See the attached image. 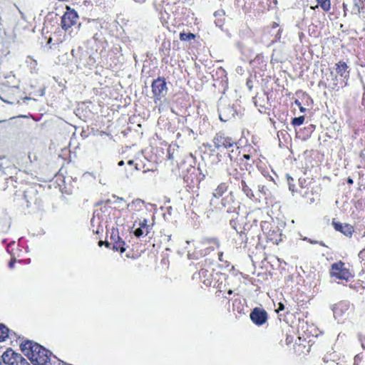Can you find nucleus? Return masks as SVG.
<instances>
[{"label": "nucleus", "mask_w": 365, "mask_h": 365, "mask_svg": "<svg viewBox=\"0 0 365 365\" xmlns=\"http://www.w3.org/2000/svg\"><path fill=\"white\" fill-rule=\"evenodd\" d=\"M284 306L282 303H279V306H278V309H277V312H279V311H282V310H284Z\"/></svg>", "instance_id": "obj_30"}, {"label": "nucleus", "mask_w": 365, "mask_h": 365, "mask_svg": "<svg viewBox=\"0 0 365 365\" xmlns=\"http://www.w3.org/2000/svg\"><path fill=\"white\" fill-rule=\"evenodd\" d=\"M16 259H11L9 263V267L12 269L14 267Z\"/></svg>", "instance_id": "obj_31"}, {"label": "nucleus", "mask_w": 365, "mask_h": 365, "mask_svg": "<svg viewBox=\"0 0 365 365\" xmlns=\"http://www.w3.org/2000/svg\"><path fill=\"white\" fill-rule=\"evenodd\" d=\"M195 37V36L193 34L190 33L186 36V38H184V40L185 39H187V40L193 39Z\"/></svg>", "instance_id": "obj_28"}, {"label": "nucleus", "mask_w": 365, "mask_h": 365, "mask_svg": "<svg viewBox=\"0 0 365 365\" xmlns=\"http://www.w3.org/2000/svg\"><path fill=\"white\" fill-rule=\"evenodd\" d=\"M364 7V4L360 0H354V6L351 12L355 14H359L361 12V9Z\"/></svg>", "instance_id": "obj_16"}, {"label": "nucleus", "mask_w": 365, "mask_h": 365, "mask_svg": "<svg viewBox=\"0 0 365 365\" xmlns=\"http://www.w3.org/2000/svg\"><path fill=\"white\" fill-rule=\"evenodd\" d=\"M213 143L217 149H229L236 145L235 140L223 133H218L215 135L213 138Z\"/></svg>", "instance_id": "obj_4"}, {"label": "nucleus", "mask_w": 365, "mask_h": 365, "mask_svg": "<svg viewBox=\"0 0 365 365\" xmlns=\"http://www.w3.org/2000/svg\"><path fill=\"white\" fill-rule=\"evenodd\" d=\"M304 116H299L297 118H294L292 120V125H294V126H299L304 123Z\"/></svg>", "instance_id": "obj_21"}, {"label": "nucleus", "mask_w": 365, "mask_h": 365, "mask_svg": "<svg viewBox=\"0 0 365 365\" xmlns=\"http://www.w3.org/2000/svg\"><path fill=\"white\" fill-rule=\"evenodd\" d=\"M134 163L133 160H130L128 162V164L132 165Z\"/></svg>", "instance_id": "obj_42"}, {"label": "nucleus", "mask_w": 365, "mask_h": 365, "mask_svg": "<svg viewBox=\"0 0 365 365\" xmlns=\"http://www.w3.org/2000/svg\"><path fill=\"white\" fill-rule=\"evenodd\" d=\"M222 255H223V252H219V254H218V258H219V260H220V261H221V262H222V261H223V259H222Z\"/></svg>", "instance_id": "obj_35"}, {"label": "nucleus", "mask_w": 365, "mask_h": 365, "mask_svg": "<svg viewBox=\"0 0 365 365\" xmlns=\"http://www.w3.org/2000/svg\"><path fill=\"white\" fill-rule=\"evenodd\" d=\"M336 72L341 77L345 78L349 77V71L348 70L349 67L345 62L339 61L336 64Z\"/></svg>", "instance_id": "obj_14"}, {"label": "nucleus", "mask_w": 365, "mask_h": 365, "mask_svg": "<svg viewBox=\"0 0 365 365\" xmlns=\"http://www.w3.org/2000/svg\"><path fill=\"white\" fill-rule=\"evenodd\" d=\"M0 170H1V166L0 165Z\"/></svg>", "instance_id": "obj_53"}, {"label": "nucleus", "mask_w": 365, "mask_h": 365, "mask_svg": "<svg viewBox=\"0 0 365 365\" xmlns=\"http://www.w3.org/2000/svg\"><path fill=\"white\" fill-rule=\"evenodd\" d=\"M107 211V207L103 205L100 209H96L93 212V217L91 220L93 227L97 226L98 227L101 226L102 222L105 220V212Z\"/></svg>", "instance_id": "obj_6"}, {"label": "nucleus", "mask_w": 365, "mask_h": 365, "mask_svg": "<svg viewBox=\"0 0 365 365\" xmlns=\"http://www.w3.org/2000/svg\"><path fill=\"white\" fill-rule=\"evenodd\" d=\"M228 293L231 294L232 293V290H229Z\"/></svg>", "instance_id": "obj_47"}, {"label": "nucleus", "mask_w": 365, "mask_h": 365, "mask_svg": "<svg viewBox=\"0 0 365 365\" xmlns=\"http://www.w3.org/2000/svg\"><path fill=\"white\" fill-rule=\"evenodd\" d=\"M139 227H141L145 230V235H148L150 231V225H148L147 219H143V221L139 222Z\"/></svg>", "instance_id": "obj_20"}, {"label": "nucleus", "mask_w": 365, "mask_h": 365, "mask_svg": "<svg viewBox=\"0 0 365 365\" xmlns=\"http://www.w3.org/2000/svg\"><path fill=\"white\" fill-rule=\"evenodd\" d=\"M102 204H103V202H98V203L97 204V205H102Z\"/></svg>", "instance_id": "obj_50"}, {"label": "nucleus", "mask_w": 365, "mask_h": 365, "mask_svg": "<svg viewBox=\"0 0 365 365\" xmlns=\"http://www.w3.org/2000/svg\"><path fill=\"white\" fill-rule=\"evenodd\" d=\"M152 91L156 100H160L167 93L166 82L163 78H158L152 83Z\"/></svg>", "instance_id": "obj_5"}, {"label": "nucleus", "mask_w": 365, "mask_h": 365, "mask_svg": "<svg viewBox=\"0 0 365 365\" xmlns=\"http://www.w3.org/2000/svg\"><path fill=\"white\" fill-rule=\"evenodd\" d=\"M318 7V5H316L315 7H312V9H315V8H317Z\"/></svg>", "instance_id": "obj_51"}, {"label": "nucleus", "mask_w": 365, "mask_h": 365, "mask_svg": "<svg viewBox=\"0 0 365 365\" xmlns=\"http://www.w3.org/2000/svg\"><path fill=\"white\" fill-rule=\"evenodd\" d=\"M215 22L216 26L218 27H222L223 25V19H222L221 18H217L215 21Z\"/></svg>", "instance_id": "obj_27"}, {"label": "nucleus", "mask_w": 365, "mask_h": 365, "mask_svg": "<svg viewBox=\"0 0 365 365\" xmlns=\"http://www.w3.org/2000/svg\"><path fill=\"white\" fill-rule=\"evenodd\" d=\"M225 13L222 10H218L214 13V16L216 18H221L224 16Z\"/></svg>", "instance_id": "obj_26"}, {"label": "nucleus", "mask_w": 365, "mask_h": 365, "mask_svg": "<svg viewBox=\"0 0 365 365\" xmlns=\"http://www.w3.org/2000/svg\"><path fill=\"white\" fill-rule=\"evenodd\" d=\"M229 157H230V158L231 160L232 159V155H231L230 153L229 154Z\"/></svg>", "instance_id": "obj_45"}, {"label": "nucleus", "mask_w": 365, "mask_h": 365, "mask_svg": "<svg viewBox=\"0 0 365 365\" xmlns=\"http://www.w3.org/2000/svg\"><path fill=\"white\" fill-rule=\"evenodd\" d=\"M115 223L118 226H123L125 223V218L119 217L116 219Z\"/></svg>", "instance_id": "obj_24"}, {"label": "nucleus", "mask_w": 365, "mask_h": 365, "mask_svg": "<svg viewBox=\"0 0 365 365\" xmlns=\"http://www.w3.org/2000/svg\"><path fill=\"white\" fill-rule=\"evenodd\" d=\"M332 225L336 231H339L344 234L345 236L351 237L353 232H354V227L350 224L341 223L339 222L332 220Z\"/></svg>", "instance_id": "obj_7"}, {"label": "nucleus", "mask_w": 365, "mask_h": 365, "mask_svg": "<svg viewBox=\"0 0 365 365\" xmlns=\"http://www.w3.org/2000/svg\"><path fill=\"white\" fill-rule=\"evenodd\" d=\"M111 202V200H107L106 202H105V205L106 206H107V205L110 204ZM108 208V207H106Z\"/></svg>", "instance_id": "obj_39"}, {"label": "nucleus", "mask_w": 365, "mask_h": 365, "mask_svg": "<svg viewBox=\"0 0 365 365\" xmlns=\"http://www.w3.org/2000/svg\"><path fill=\"white\" fill-rule=\"evenodd\" d=\"M26 63L30 69L35 70L37 66V62L35 59L32 58L31 56H28L26 60Z\"/></svg>", "instance_id": "obj_19"}, {"label": "nucleus", "mask_w": 365, "mask_h": 365, "mask_svg": "<svg viewBox=\"0 0 365 365\" xmlns=\"http://www.w3.org/2000/svg\"><path fill=\"white\" fill-rule=\"evenodd\" d=\"M180 25H181V23H180V22H179V23L178 24V26L179 27Z\"/></svg>", "instance_id": "obj_48"}, {"label": "nucleus", "mask_w": 365, "mask_h": 365, "mask_svg": "<svg viewBox=\"0 0 365 365\" xmlns=\"http://www.w3.org/2000/svg\"><path fill=\"white\" fill-rule=\"evenodd\" d=\"M330 274L339 279L348 281L351 277L349 270L345 267V264L342 262H338L331 264Z\"/></svg>", "instance_id": "obj_3"}, {"label": "nucleus", "mask_w": 365, "mask_h": 365, "mask_svg": "<svg viewBox=\"0 0 365 365\" xmlns=\"http://www.w3.org/2000/svg\"><path fill=\"white\" fill-rule=\"evenodd\" d=\"M188 131H189V133H192V130L188 129Z\"/></svg>", "instance_id": "obj_49"}, {"label": "nucleus", "mask_w": 365, "mask_h": 365, "mask_svg": "<svg viewBox=\"0 0 365 365\" xmlns=\"http://www.w3.org/2000/svg\"><path fill=\"white\" fill-rule=\"evenodd\" d=\"M118 165L119 166H123V165H124V161H123V160H120V161L118 163Z\"/></svg>", "instance_id": "obj_41"}, {"label": "nucleus", "mask_w": 365, "mask_h": 365, "mask_svg": "<svg viewBox=\"0 0 365 365\" xmlns=\"http://www.w3.org/2000/svg\"><path fill=\"white\" fill-rule=\"evenodd\" d=\"M343 7H344V12H346V5L344 3L343 4Z\"/></svg>", "instance_id": "obj_44"}, {"label": "nucleus", "mask_w": 365, "mask_h": 365, "mask_svg": "<svg viewBox=\"0 0 365 365\" xmlns=\"http://www.w3.org/2000/svg\"><path fill=\"white\" fill-rule=\"evenodd\" d=\"M127 208L133 212V215L147 209L145 202L140 199H135L127 205Z\"/></svg>", "instance_id": "obj_12"}, {"label": "nucleus", "mask_w": 365, "mask_h": 365, "mask_svg": "<svg viewBox=\"0 0 365 365\" xmlns=\"http://www.w3.org/2000/svg\"><path fill=\"white\" fill-rule=\"evenodd\" d=\"M243 158H245V159H247V160H249V159L250 158V155H247V154H246V155H243Z\"/></svg>", "instance_id": "obj_40"}, {"label": "nucleus", "mask_w": 365, "mask_h": 365, "mask_svg": "<svg viewBox=\"0 0 365 365\" xmlns=\"http://www.w3.org/2000/svg\"><path fill=\"white\" fill-rule=\"evenodd\" d=\"M220 118L221 120H224V121L227 120L222 119V110L220 111Z\"/></svg>", "instance_id": "obj_43"}, {"label": "nucleus", "mask_w": 365, "mask_h": 365, "mask_svg": "<svg viewBox=\"0 0 365 365\" xmlns=\"http://www.w3.org/2000/svg\"><path fill=\"white\" fill-rule=\"evenodd\" d=\"M9 336V329L0 324V341H4Z\"/></svg>", "instance_id": "obj_17"}, {"label": "nucleus", "mask_w": 365, "mask_h": 365, "mask_svg": "<svg viewBox=\"0 0 365 365\" xmlns=\"http://www.w3.org/2000/svg\"><path fill=\"white\" fill-rule=\"evenodd\" d=\"M144 233H145V230L141 227H138L134 231V235L137 237H141Z\"/></svg>", "instance_id": "obj_22"}, {"label": "nucleus", "mask_w": 365, "mask_h": 365, "mask_svg": "<svg viewBox=\"0 0 365 365\" xmlns=\"http://www.w3.org/2000/svg\"><path fill=\"white\" fill-rule=\"evenodd\" d=\"M182 37H183L182 31H181L179 32V38L180 40H182Z\"/></svg>", "instance_id": "obj_37"}, {"label": "nucleus", "mask_w": 365, "mask_h": 365, "mask_svg": "<svg viewBox=\"0 0 365 365\" xmlns=\"http://www.w3.org/2000/svg\"><path fill=\"white\" fill-rule=\"evenodd\" d=\"M293 181H294V180L292 178H291L290 176H287V182H288V185H289V189L292 192H294V185L292 184Z\"/></svg>", "instance_id": "obj_23"}, {"label": "nucleus", "mask_w": 365, "mask_h": 365, "mask_svg": "<svg viewBox=\"0 0 365 365\" xmlns=\"http://www.w3.org/2000/svg\"><path fill=\"white\" fill-rule=\"evenodd\" d=\"M304 240H307L308 242H309L312 244H319L322 246H325V245H324V243L323 242H318V241H316V240H312L310 239H307V237H304Z\"/></svg>", "instance_id": "obj_25"}, {"label": "nucleus", "mask_w": 365, "mask_h": 365, "mask_svg": "<svg viewBox=\"0 0 365 365\" xmlns=\"http://www.w3.org/2000/svg\"><path fill=\"white\" fill-rule=\"evenodd\" d=\"M103 244H105L106 246H107V247H108L109 245H110L109 242H103V241H99L98 242L99 246H102Z\"/></svg>", "instance_id": "obj_33"}, {"label": "nucleus", "mask_w": 365, "mask_h": 365, "mask_svg": "<svg viewBox=\"0 0 365 365\" xmlns=\"http://www.w3.org/2000/svg\"><path fill=\"white\" fill-rule=\"evenodd\" d=\"M253 186V176L250 174V178L249 180H242L240 181V187L242 188L243 192L246 195L247 197L252 199L254 197L253 192L252 190L251 187Z\"/></svg>", "instance_id": "obj_13"}, {"label": "nucleus", "mask_w": 365, "mask_h": 365, "mask_svg": "<svg viewBox=\"0 0 365 365\" xmlns=\"http://www.w3.org/2000/svg\"><path fill=\"white\" fill-rule=\"evenodd\" d=\"M21 349L33 364H50L51 352L37 343L26 341L21 344Z\"/></svg>", "instance_id": "obj_1"}, {"label": "nucleus", "mask_w": 365, "mask_h": 365, "mask_svg": "<svg viewBox=\"0 0 365 365\" xmlns=\"http://www.w3.org/2000/svg\"><path fill=\"white\" fill-rule=\"evenodd\" d=\"M227 185L226 183L220 184L217 188L214 190L212 195L215 197L219 198L221 197L227 190Z\"/></svg>", "instance_id": "obj_15"}, {"label": "nucleus", "mask_w": 365, "mask_h": 365, "mask_svg": "<svg viewBox=\"0 0 365 365\" xmlns=\"http://www.w3.org/2000/svg\"><path fill=\"white\" fill-rule=\"evenodd\" d=\"M206 272H207V270L204 269H202L200 272H199V274L200 276H205L206 275Z\"/></svg>", "instance_id": "obj_32"}, {"label": "nucleus", "mask_w": 365, "mask_h": 365, "mask_svg": "<svg viewBox=\"0 0 365 365\" xmlns=\"http://www.w3.org/2000/svg\"><path fill=\"white\" fill-rule=\"evenodd\" d=\"M187 255L189 259H193L195 257V256H192V254H191L190 251H187Z\"/></svg>", "instance_id": "obj_34"}, {"label": "nucleus", "mask_w": 365, "mask_h": 365, "mask_svg": "<svg viewBox=\"0 0 365 365\" xmlns=\"http://www.w3.org/2000/svg\"><path fill=\"white\" fill-rule=\"evenodd\" d=\"M347 182L349 184L351 185V184H353L354 181H353V180L351 178H349L348 180H347Z\"/></svg>", "instance_id": "obj_38"}, {"label": "nucleus", "mask_w": 365, "mask_h": 365, "mask_svg": "<svg viewBox=\"0 0 365 365\" xmlns=\"http://www.w3.org/2000/svg\"><path fill=\"white\" fill-rule=\"evenodd\" d=\"M113 197L115 198V202H121L124 201L123 197H116L115 195H113Z\"/></svg>", "instance_id": "obj_29"}, {"label": "nucleus", "mask_w": 365, "mask_h": 365, "mask_svg": "<svg viewBox=\"0 0 365 365\" xmlns=\"http://www.w3.org/2000/svg\"><path fill=\"white\" fill-rule=\"evenodd\" d=\"M317 1L324 11H329L331 8L330 0H317Z\"/></svg>", "instance_id": "obj_18"}, {"label": "nucleus", "mask_w": 365, "mask_h": 365, "mask_svg": "<svg viewBox=\"0 0 365 365\" xmlns=\"http://www.w3.org/2000/svg\"><path fill=\"white\" fill-rule=\"evenodd\" d=\"M250 171H247V170L244 169L242 167H240L239 168H235L231 172H230V175L234 178L235 180H249V178H250Z\"/></svg>", "instance_id": "obj_11"}, {"label": "nucleus", "mask_w": 365, "mask_h": 365, "mask_svg": "<svg viewBox=\"0 0 365 365\" xmlns=\"http://www.w3.org/2000/svg\"><path fill=\"white\" fill-rule=\"evenodd\" d=\"M77 14L75 12H66L61 18V27L64 30H67L76 24L77 19Z\"/></svg>", "instance_id": "obj_9"}, {"label": "nucleus", "mask_w": 365, "mask_h": 365, "mask_svg": "<svg viewBox=\"0 0 365 365\" xmlns=\"http://www.w3.org/2000/svg\"><path fill=\"white\" fill-rule=\"evenodd\" d=\"M1 364L4 365H29L26 359L20 354L15 353L11 349H7L2 355Z\"/></svg>", "instance_id": "obj_2"}, {"label": "nucleus", "mask_w": 365, "mask_h": 365, "mask_svg": "<svg viewBox=\"0 0 365 365\" xmlns=\"http://www.w3.org/2000/svg\"><path fill=\"white\" fill-rule=\"evenodd\" d=\"M26 192H24V197H25V198H26V197H27V195H26Z\"/></svg>", "instance_id": "obj_46"}, {"label": "nucleus", "mask_w": 365, "mask_h": 365, "mask_svg": "<svg viewBox=\"0 0 365 365\" xmlns=\"http://www.w3.org/2000/svg\"><path fill=\"white\" fill-rule=\"evenodd\" d=\"M87 175H91V176H93L94 178H96V176H94V175H93V173H84V175H83V176H84V177H86Z\"/></svg>", "instance_id": "obj_36"}, {"label": "nucleus", "mask_w": 365, "mask_h": 365, "mask_svg": "<svg viewBox=\"0 0 365 365\" xmlns=\"http://www.w3.org/2000/svg\"><path fill=\"white\" fill-rule=\"evenodd\" d=\"M110 240L113 242V249L114 250L120 251L121 253L125 251V242L119 237L118 232H112Z\"/></svg>", "instance_id": "obj_10"}, {"label": "nucleus", "mask_w": 365, "mask_h": 365, "mask_svg": "<svg viewBox=\"0 0 365 365\" xmlns=\"http://www.w3.org/2000/svg\"><path fill=\"white\" fill-rule=\"evenodd\" d=\"M267 312L262 309L255 308L250 314V319L252 321L257 324L262 325L267 321Z\"/></svg>", "instance_id": "obj_8"}, {"label": "nucleus", "mask_w": 365, "mask_h": 365, "mask_svg": "<svg viewBox=\"0 0 365 365\" xmlns=\"http://www.w3.org/2000/svg\"><path fill=\"white\" fill-rule=\"evenodd\" d=\"M135 223H136V221L134 222L133 227H134L135 226Z\"/></svg>", "instance_id": "obj_52"}]
</instances>
